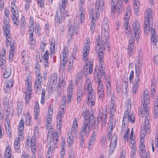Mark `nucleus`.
I'll return each instance as SVG.
<instances>
[{
	"label": "nucleus",
	"mask_w": 158,
	"mask_h": 158,
	"mask_svg": "<svg viewBox=\"0 0 158 158\" xmlns=\"http://www.w3.org/2000/svg\"><path fill=\"white\" fill-rule=\"evenodd\" d=\"M49 57V53L48 50H47L44 52L43 57L44 60H48Z\"/></svg>",
	"instance_id": "69168bd1"
},
{
	"label": "nucleus",
	"mask_w": 158,
	"mask_h": 158,
	"mask_svg": "<svg viewBox=\"0 0 158 158\" xmlns=\"http://www.w3.org/2000/svg\"><path fill=\"white\" fill-rule=\"evenodd\" d=\"M42 81V76L40 73H39L37 75V77L35 84V87L38 89L41 86Z\"/></svg>",
	"instance_id": "f3484780"
},
{
	"label": "nucleus",
	"mask_w": 158,
	"mask_h": 158,
	"mask_svg": "<svg viewBox=\"0 0 158 158\" xmlns=\"http://www.w3.org/2000/svg\"><path fill=\"white\" fill-rule=\"evenodd\" d=\"M109 26L107 24H103V26L102 28V40H103V37H107L108 38V35H106V34H108L107 32L108 31Z\"/></svg>",
	"instance_id": "a211bd4d"
},
{
	"label": "nucleus",
	"mask_w": 158,
	"mask_h": 158,
	"mask_svg": "<svg viewBox=\"0 0 158 158\" xmlns=\"http://www.w3.org/2000/svg\"><path fill=\"white\" fill-rule=\"evenodd\" d=\"M141 106L142 110L146 111L148 108L149 104V96H143L142 97Z\"/></svg>",
	"instance_id": "f8f14e48"
},
{
	"label": "nucleus",
	"mask_w": 158,
	"mask_h": 158,
	"mask_svg": "<svg viewBox=\"0 0 158 158\" xmlns=\"http://www.w3.org/2000/svg\"><path fill=\"white\" fill-rule=\"evenodd\" d=\"M20 138L19 137H17L15 139L14 141V148L15 149L17 152L19 153L20 152L19 150L20 144Z\"/></svg>",
	"instance_id": "393cba45"
},
{
	"label": "nucleus",
	"mask_w": 158,
	"mask_h": 158,
	"mask_svg": "<svg viewBox=\"0 0 158 158\" xmlns=\"http://www.w3.org/2000/svg\"><path fill=\"white\" fill-rule=\"evenodd\" d=\"M50 49V55L51 56L52 54L53 55L54 54L55 52V45L54 41H52L51 42Z\"/></svg>",
	"instance_id": "58836bf2"
},
{
	"label": "nucleus",
	"mask_w": 158,
	"mask_h": 158,
	"mask_svg": "<svg viewBox=\"0 0 158 158\" xmlns=\"http://www.w3.org/2000/svg\"><path fill=\"white\" fill-rule=\"evenodd\" d=\"M88 63H89V64L87 63L85 65L84 68V71L87 72L89 67L88 65H89V74H91L92 73L93 71V64L91 63H89L88 62Z\"/></svg>",
	"instance_id": "b1692460"
},
{
	"label": "nucleus",
	"mask_w": 158,
	"mask_h": 158,
	"mask_svg": "<svg viewBox=\"0 0 158 158\" xmlns=\"http://www.w3.org/2000/svg\"><path fill=\"white\" fill-rule=\"evenodd\" d=\"M60 15H61V19H63V20H64L65 18L67 16L68 11L67 10H63L61 11H60Z\"/></svg>",
	"instance_id": "603ef678"
},
{
	"label": "nucleus",
	"mask_w": 158,
	"mask_h": 158,
	"mask_svg": "<svg viewBox=\"0 0 158 158\" xmlns=\"http://www.w3.org/2000/svg\"><path fill=\"white\" fill-rule=\"evenodd\" d=\"M96 123L95 117L93 113H91L88 118H85L84 119L83 124L81 129H84L85 132L87 134L89 132L90 125L92 129H97L98 128V123L96 124Z\"/></svg>",
	"instance_id": "f03ea898"
},
{
	"label": "nucleus",
	"mask_w": 158,
	"mask_h": 158,
	"mask_svg": "<svg viewBox=\"0 0 158 158\" xmlns=\"http://www.w3.org/2000/svg\"><path fill=\"white\" fill-rule=\"evenodd\" d=\"M34 111L35 112V117L34 118L36 119H37L38 118L40 112L39 104L38 101H36L35 102L34 107Z\"/></svg>",
	"instance_id": "a878e982"
},
{
	"label": "nucleus",
	"mask_w": 158,
	"mask_h": 158,
	"mask_svg": "<svg viewBox=\"0 0 158 158\" xmlns=\"http://www.w3.org/2000/svg\"><path fill=\"white\" fill-rule=\"evenodd\" d=\"M148 110L145 112V111H144L143 110H142V108H141L139 110V114H140L141 115L142 118H143L144 117V114H146L147 115L148 114Z\"/></svg>",
	"instance_id": "e2e57ef3"
},
{
	"label": "nucleus",
	"mask_w": 158,
	"mask_h": 158,
	"mask_svg": "<svg viewBox=\"0 0 158 158\" xmlns=\"http://www.w3.org/2000/svg\"><path fill=\"white\" fill-rule=\"evenodd\" d=\"M69 52L68 47L65 46L64 48L63 51V57L68 59L69 56Z\"/></svg>",
	"instance_id": "2f4dec72"
},
{
	"label": "nucleus",
	"mask_w": 158,
	"mask_h": 158,
	"mask_svg": "<svg viewBox=\"0 0 158 158\" xmlns=\"http://www.w3.org/2000/svg\"><path fill=\"white\" fill-rule=\"evenodd\" d=\"M149 24H148V25H147V27H146V28L145 29V27H144V31H150V30H151V36L154 37V36H156V34L155 32V29H154L153 27V23H152V26H151V27H149Z\"/></svg>",
	"instance_id": "412c9836"
},
{
	"label": "nucleus",
	"mask_w": 158,
	"mask_h": 158,
	"mask_svg": "<svg viewBox=\"0 0 158 158\" xmlns=\"http://www.w3.org/2000/svg\"><path fill=\"white\" fill-rule=\"evenodd\" d=\"M10 32H9V33H4V35L6 37V42L7 46H8V45H9L10 44L11 39L10 38Z\"/></svg>",
	"instance_id": "e433bc0d"
},
{
	"label": "nucleus",
	"mask_w": 158,
	"mask_h": 158,
	"mask_svg": "<svg viewBox=\"0 0 158 158\" xmlns=\"http://www.w3.org/2000/svg\"><path fill=\"white\" fill-rule=\"evenodd\" d=\"M89 52V50L85 49H83V59L85 60L87 59V56L88 55Z\"/></svg>",
	"instance_id": "8fccbe9b"
},
{
	"label": "nucleus",
	"mask_w": 158,
	"mask_h": 158,
	"mask_svg": "<svg viewBox=\"0 0 158 158\" xmlns=\"http://www.w3.org/2000/svg\"><path fill=\"white\" fill-rule=\"evenodd\" d=\"M38 6L41 8H43L44 5V0H37Z\"/></svg>",
	"instance_id": "338daca9"
},
{
	"label": "nucleus",
	"mask_w": 158,
	"mask_h": 158,
	"mask_svg": "<svg viewBox=\"0 0 158 158\" xmlns=\"http://www.w3.org/2000/svg\"><path fill=\"white\" fill-rule=\"evenodd\" d=\"M87 104L90 105L92 106H94L95 103V96L94 91L92 92H88L87 96Z\"/></svg>",
	"instance_id": "ddd939ff"
},
{
	"label": "nucleus",
	"mask_w": 158,
	"mask_h": 158,
	"mask_svg": "<svg viewBox=\"0 0 158 158\" xmlns=\"http://www.w3.org/2000/svg\"><path fill=\"white\" fill-rule=\"evenodd\" d=\"M24 18V17H23ZM26 22L25 21V19L23 18L22 17L21 21L20 29H25V25Z\"/></svg>",
	"instance_id": "13d9d810"
},
{
	"label": "nucleus",
	"mask_w": 158,
	"mask_h": 158,
	"mask_svg": "<svg viewBox=\"0 0 158 158\" xmlns=\"http://www.w3.org/2000/svg\"><path fill=\"white\" fill-rule=\"evenodd\" d=\"M24 126V120L23 119L20 120L19 124V130L21 131L23 129Z\"/></svg>",
	"instance_id": "680f3d73"
},
{
	"label": "nucleus",
	"mask_w": 158,
	"mask_h": 158,
	"mask_svg": "<svg viewBox=\"0 0 158 158\" xmlns=\"http://www.w3.org/2000/svg\"><path fill=\"white\" fill-rule=\"evenodd\" d=\"M78 47L77 46H75L72 53V56H73V59H74L77 57V51Z\"/></svg>",
	"instance_id": "de8ad7c7"
},
{
	"label": "nucleus",
	"mask_w": 158,
	"mask_h": 158,
	"mask_svg": "<svg viewBox=\"0 0 158 158\" xmlns=\"http://www.w3.org/2000/svg\"><path fill=\"white\" fill-rule=\"evenodd\" d=\"M141 72V69L135 68V73L136 77H135V82L132 89L133 96H135L137 92V89L139 83L140 77L139 76Z\"/></svg>",
	"instance_id": "6e6552de"
},
{
	"label": "nucleus",
	"mask_w": 158,
	"mask_h": 158,
	"mask_svg": "<svg viewBox=\"0 0 158 158\" xmlns=\"http://www.w3.org/2000/svg\"><path fill=\"white\" fill-rule=\"evenodd\" d=\"M97 83H98V96L99 98L101 101H102L104 96L103 83L101 80L98 78Z\"/></svg>",
	"instance_id": "9d476101"
},
{
	"label": "nucleus",
	"mask_w": 158,
	"mask_h": 158,
	"mask_svg": "<svg viewBox=\"0 0 158 158\" xmlns=\"http://www.w3.org/2000/svg\"><path fill=\"white\" fill-rule=\"evenodd\" d=\"M106 138L105 137H102L101 139V144L102 146L104 148H105L106 147Z\"/></svg>",
	"instance_id": "49530a36"
},
{
	"label": "nucleus",
	"mask_w": 158,
	"mask_h": 158,
	"mask_svg": "<svg viewBox=\"0 0 158 158\" xmlns=\"http://www.w3.org/2000/svg\"><path fill=\"white\" fill-rule=\"evenodd\" d=\"M149 121L150 119L147 116H145L144 121L143 122V126L141 128L140 142L143 141L144 142V138L145 136L146 133L149 132V129L150 126V125L149 124Z\"/></svg>",
	"instance_id": "20e7f679"
},
{
	"label": "nucleus",
	"mask_w": 158,
	"mask_h": 158,
	"mask_svg": "<svg viewBox=\"0 0 158 158\" xmlns=\"http://www.w3.org/2000/svg\"><path fill=\"white\" fill-rule=\"evenodd\" d=\"M13 82L14 80L12 79L9 80L6 85V87L9 89L11 88L13 86Z\"/></svg>",
	"instance_id": "3c124183"
},
{
	"label": "nucleus",
	"mask_w": 158,
	"mask_h": 158,
	"mask_svg": "<svg viewBox=\"0 0 158 158\" xmlns=\"http://www.w3.org/2000/svg\"><path fill=\"white\" fill-rule=\"evenodd\" d=\"M35 30H37V34L40 35V34L41 28L39 24L38 23H35Z\"/></svg>",
	"instance_id": "6e6d98bb"
},
{
	"label": "nucleus",
	"mask_w": 158,
	"mask_h": 158,
	"mask_svg": "<svg viewBox=\"0 0 158 158\" xmlns=\"http://www.w3.org/2000/svg\"><path fill=\"white\" fill-rule=\"evenodd\" d=\"M61 16L60 11H57L56 15H55V21L57 23L60 24L62 23V21L63 20V19H61Z\"/></svg>",
	"instance_id": "cd10ccee"
},
{
	"label": "nucleus",
	"mask_w": 158,
	"mask_h": 158,
	"mask_svg": "<svg viewBox=\"0 0 158 158\" xmlns=\"http://www.w3.org/2000/svg\"><path fill=\"white\" fill-rule=\"evenodd\" d=\"M107 111L106 109L102 108L99 110L98 117L97 118L98 123H102V127H104L106 125L107 121Z\"/></svg>",
	"instance_id": "0eeeda50"
},
{
	"label": "nucleus",
	"mask_w": 158,
	"mask_h": 158,
	"mask_svg": "<svg viewBox=\"0 0 158 158\" xmlns=\"http://www.w3.org/2000/svg\"><path fill=\"white\" fill-rule=\"evenodd\" d=\"M118 140L117 136L114 133L112 137L109 152V154H111L114 151L115 148L117 146Z\"/></svg>",
	"instance_id": "9b49d317"
},
{
	"label": "nucleus",
	"mask_w": 158,
	"mask_h": 158,
	"mask_svg": "<svg viewBox=\"0 0 158 158\" xmlns=\"http://www.w3.org/2000/svg\"><path fill=\"white\" fill-rule=\"evenodd\" d=\"M132 26L134 35H132L130 38L128 44L134 45L135 37L136 40L138 41L139 38L140 30L139 25L137 22H135L134 23H133Z\"/></svg>",
	"instance_id": "7ed1b4c3"
},
{
	"label": "nucleus",
	"mask_w": 158,
	"mask_h": 158,
	"mask_svg": "<svg viewBox=\"0 0 158 158\" xmlns=\"http://www.w3.org/2000/svg\"><path fill=\"white\" fill-rule=\"evenodd\" d=\"M69 33L71 36H72L74 33L78 34V30L76 27L75 28L73 26L69 25L68 26Z\"/></svg>",
	"instance_id": "4be33fe9"
},
{
	"label": "nucleus",
	"mask_w": 158,
	"mask_h": 158,
	"mask_svg": "<svg viewBox=\"0 0 158 158\" xmlns=\"http://www.w3.org/2000/svg\"><path fill=\"white\" fill-rule=\"evenodd\" d=\"M11 10L12 14L11 15V17L13 19L14 24L16 25V26H18L19 21L18 20V17L19 14L18 13V11L16 7L15 4L11 5Z\"/></svg>",
	"instance_id": "1a4fd4ad"
},
{
	"label": "nucleus",
	"mask_w": 158,
	"mask_h": 158,
	"mask_svg": "<svg viewBox=\"0 0 158 158\" xmlns=\"http://www.w3.org/2000/svg\"><path fill=\"white\" fill-rule=\"evenodd\" d=\"M34 31V25H30L29 27V36L31 37L33 36Z\"/></svg>",
	"instance_id": "c03bdc74"
},
{
	"label": "nucleus",
	"mask_w": 158,
	"mask_h": 158,
	"mask_svg": "<svg viewBox=\"0 0 158 158\" xmlns=\"http://www.w3.org/2000/svg\"><path fill=\"white\" fill-rule=\"evenodd\" d=\"M145 147L144 144V142H141L139 147V153L140 156L143 157L145 154Z\"/></svg>",
	"instance_id": "6ab92c4d"
},
{
	"label": "nucleus",
	"mask_w": 158,
	"mask_h": 158,
	"mask_svg": "<svg viewBox=\"0 0 158 158\" xmlns=\"http://www.w3.org/2000/svg\"><path fill=\"white\" fill-rule=\"evenodd\" d=\"M32 90L30 87L28 86V89H27V91L26 96V102L28 103L31 98Z\"/></svg>",
	"instance_id": "72a5a7b5"
},
{
	"label": "nucleus",
	"mask_w": 158,
	"mask_h": 158,
	"mask_svg": "<svg viewBox=\"0 0 158 158\" xmlns=\"http://www.w3.org/2000/svg\"><path fill=\"white\" fill-rule=\"evenodd\" d=\"M69 158H75V152L73 149H71L69 150Z\"/></svg>",
	"instance_id": "09e8293b"
},
{
	"label": "nucleus",
	"mask_w": 158,
	"mask_h": 158,
	"mask_svg": "<svg viewBox=\"0 0 158 158\" xmlns=\"http://www.w3.org/2000/svg\"><path fill=\"white\" fill-rule=\"evenodd\" d=\"M72 133V132H70V133L68 135L67 141L70 145L72 144L73 143V137Z\"/></svg>",
	"instance_id": "a18cd8bd"
},
{
	"label": "nucleus",
	"mask_w": 158,
	"mask_h": 158,
	"mask_svg": "<svg viewBox=\"0 0 158 158\" xmlns=\"http://www.w3.org/2000/svg\"><path fill=\"white\" fill-rule=\"evenodd\" d=\"M116 106L115 103L112 104L111 103L110 105V111L111 114H113L114 113L115 111Z\"/></svg>",
	"instance_id": "864d4df0"
},
{
	"label": "nucleus",
	"mask_w": 158,
	"mask_h": 158,
	"mask_svg": "<svg viewBox=\"0 0 158 158\" xmlns=\"http://www.w3.org/2000/svg\"><path fill=\"white\" fill-rule=\"evenodd\" d=\"M125 2L127 3L128 0H124ZM122 0H118V2L117 3V8L118 9V13L120 12L122 10Z\"/></svg>",
	"instance_id": "f704fd0d"
},
{
	"label": "nucleus",
	"mask_w": 158,
	"mask_h": 158,
	"mask_svg": "<svg viewBox=\"0 0 158 158\" xmlns=\"http://www.w3.org/2000/svg\"><path fill=\"white\" fill-rule=\"evenodd\" d=\"M62 118H57V127L58 128L59 130L60 131H61V125L62 123L61 121Z\"/></svg>",
	"instance_id": "bf43d9fd"
},
{
	"label": "nucleus",
	"mask_w": 158,
	"mask_h": 158,
	"mask_svg": "<svg viewBox=\"0 0 158 158\" xmlns=\"http://www.w3.org/2000/svg\"><path fill=\"white\" fill-rule=\"evenodd\" d=\"M73 62L69 61L68 64L67 71L69 72H71L73 69Z\"/></svg>",
	"instance_id": "5fc2aeb1"
},
{
	"label": "nucleus",
	"mask_w": 158,
	"mask_h": 158,
	"mask_svg": "<svg viewBox=\"0 0 158 158\" xmlns=\"http://www.w3.org/2000/svg\"><path fill=\"white\" fill-rule=\"evenodd\" d=\"M58 75L56 73H53L51 75L50 79V85H53L57 83Z\"/></svg>",
	"instance_id": "aec40b11"
},
{
	"label": "nucleus",
	"mask_w": 158,
	"mask_h": 158,
	"mask_svg": "<svg viewBox=\"0 0 158 158\" xmlns=\"http://www.w3.org/2000/svg\"><path fill=\"white\" fill-rule=\"evenodd\" d=\"M83 92L81 87H79L77 89V102L78 103H80L81 102V99L82 97Z\"/></svg>",
	"instance_id": "c85d7f7f"
},
{
	"label": "nucleus",
	"mask_w": 158,
	"mask_h": 158,
	"mask_svg": "<svg viewBox=\"0 0 158 158\" xmlns=\"http://www.w3.org/2000/svg\"><path fill=\"white\" fill-rule=\"evenodd\" d=\"M129 116H129V112L127 110L124 113V115L123 117V122L122 124L123 125H124V126H125V123L124 122L125 121H128V118L129 117Z\"/></svg>",
	"instance_id": "79ce46f5"
},
{
	"label": "nucleus",
	"mask_w": 158,
	"mask_h": 158,
	"mask_svg": "<svg viewBox=\"0 0 158 158\" xmlns=\"http://www.w3.org/2000/svg\"><path fill=\"white\" fill-rule=\"evenodd\" d=\"M61 105L63 106H66V97L64 94L63 95L61 101Z\"/></svg>",
	"instance_id": "774afa93"
},
{
	"label": "nucleus",
	"mask_w": 158,
	"mask_h": 158,
	"mask_svg": "<svg viewBox=\"0 0 158 158\" xmlns=\"http://www.w3.org/2000/svg\"><path fill=\"white\" fill-rule=\"evenodd\" d=\"M135 144L133 143L132 145L131 148V153H132L133 154H136V153L137 148Z\"/></svg>",
	"instance_id": "0e129e2a"
},
{
	"label": "nucleus",
	"mask_w": 158,
	"mask_h": 158,
	"mask_svg": "<svg viewBox=\"0 0 158 158\" xmlns=\"http://www.w3.org/2000/svg\"><path fill=\"white\" fill-rule=\"evenodd\" d=\"M2 55V64L4 65V64L6 63V51L4 49L2 48V52L1 53V55Z\"/></svg>",
	"instance_id": "a19ab883"
},
{
	"label": "nucleus",
	"mask_w": 158,
	"mask_h": 158,
	"mask_svg": "<svg viewBox=\"0 0 158 158\" xmlns=\"http://www.w3.org/2000/svg\"><path fill=\"white\" fill-rule=\"evenodd\" d=\"M64 113V109L63 107L62 108L61 110H60L59 111V112L58 113V116L57 117V118H62L63 116Z\"/></svg>",
	"instance_id": "052dcab7"
},
{
	"label": "nucleus",
	"mask_w": 158,
	"mask_h": 158,
	"mask_svg": "<svg viewBox=\"0 0 158 158\" xmlns=\"http://www.w3.org/2000/svg\"><path fill=\"white\" fill-rule=\"evenodd\" d=\"M68 59L63 58L62 60H60V64L61 69L63 71L64 70L65 66L67 64Z\"/></svg>",
	"instance_id": "4c0bfd02"
},
{
	"label": "nucleus",
	"mask_w": 158,
	"mask_h": 158,
	"mask_svg": "<svg viewBox=\"0 0 158 158\" xmlns=\"http://www.w3.org/2000/svg\"><path fill=\"white\" fill-rule=\"evenodd\" d=\"M104 0H96L95 6V10L94 9L90 10L89 11V17L91 21H94L98 19L100 15V11H103Z\"/></svg>",
	"instance_id": "f257e3e1"
},
{
	"label": "nucleus",
	"mask_w": 158,
	"mask_h": 158,
	"mask_svg": "<svg viewBox=\"0 0 158 158\" xmlns=\"http://www.w3.org/2000/svg\"><path fill=\"white\" fill-rule=\"evenodd\" d=\"M153 14L152 9L150 8L147 9L145 12L144 22V25L145 29L146 28V27L148 24H149L150 27L152 26V23H153Z\"/></svg>",
	"instance_id": "39448f33"
},
{
	"label": "nucleus",
	"mask_w": 158,
	"mask_h": 158,
	"mask_svg": "<svg viewBox=\"0 0 158 158\" xmlns=\"http://www.w3.org/2000/svg\"><path fill=\"white\" fill-rule=\"evenodd\" d=\"M84 129H81V131L80 133V145L81 148H82L84 146V137L83 135L85 136L86 137H87L89 135V132H88L86 135L87 133L85 132V131L84 130Z\"/></svg>",
	"instance_id": "2eb2a0df"
},
{
	"label": "nucleus",
	"mask_w": 158,
	"mask_h": 158,
	"mask_svg": "<svg viewBox=\"0 0 158 158\" xmlns=\"http://www.w3.org/2000/svg\"><path fill=\"white\" fill-rule=\"evenodd\" d=\"M62 4L60 5V11H61L65 10V4L67 3V1L66 0H62Z\"/></svg>",
	"instance_id": "37998d69"
},
{
	"label": "nucleus",
	"mask_w": 158,
	"mask_h": 158,
	"mask_svg": "<svg viewBox=\"0 0 158 158\" xmlns=\"http://www.w3.org/2000/svg\"><path fill=\"white\" fill-rule=\"evenodd\" d=\"M4 158H13L11 148L10 146H8L6 149Z\"/></svg>",
	"instance_id": "5701e85b"
},
{
	"label": "nucleus",
	"mask_w": 158,
	"mask_h": 158,
	"mask_svg": "<svg viewBox=\"0 0 158 158\" xmlns=\"http://www.w3.org/2000/svg\"><path fill=\"white\" fill-rule=\"evenodd\" d=\"M131 9L130 7L127 8L126 13L125 15V18L129 19L131 14Z\"/></svg>",
	"instance_id": "4d7b16f0"
},
{
	"label": "nucleus",
	"mask_w": 158,
	"mask_h": 158,
	"mask_svg": "<svg viewBox=\"0 0 158 158\" xmlns=\"http://www.w3.org/2000/svg\"><path fill=\"white\" fill-rule=\"evenodd\" d=\"M11 73V68L9 67H6L4 72L3 77L5 78H8L10 75Z\"/></svg>",
	"instance_id": "c756f323"
},
{
	"label": "nucleus",
	"mask_w": 158,
	"mask_h": 158,
	"mask_svg": "<svg viewBox=\"0 0 158 158\" xmlns=\"http://www.w3.org/2000/svg\"><path fill=\"white\" fill-rule=\"evenodd\" d=\"M6 99L5 102L4 103L3 106H4V109L6 110V113H7V114H9L10 112V109L9 108L8 100Z\"/></svg>",
	"instance_id": "c9c22d12"
},
{
	"label": "nucleus",
	"mask_w": 158,
	"mask_h": 158,
	"mask_svg": "<svg viewBox=\"0 0 158 158\" xmlns=\"http://www.w3.org/2000/svg\"><path fill=\"white\" fill-rule=\"evenodd\" d=\"M103 38V40H102L101 44L99 48V52H98V58L100 60V62L102 63V60L104 54V51L105 47L108 46V40L107 37H104Z\"/></svg>",
	"instance_id": "423d86ee"
},
{
	"label": "nucleus",
	"mask_w": 158,
	"mask_h": 158,
	"mask_svg": "<svg viewBox=\"0 0 158 158\" xmlns=\"http://www.w3.org/2000/svg\"><path fill=\"white\" fill-rule=\"evenodd\" d=\"M23 108V106L22 105V102L18 101L17 103V115L19 116L21 114Z\"/></svg>",
	"instance_id": "7c9ffc66"
},
{
	"label": "nucleus",
	"mask_w": 158,
	"mask_h": 158,
	"mask_svg": "<svg viewBox=\"0 0 158 158\" xmlns=\"http://www.w3.org/2000/svg\"><path fill=\"white\" fill-rule=\"evenodd\" d=\"M154 117L156 118L158 116V103L156 102L155 104L154 109Z\"/></svg>",
	"instance_id": "ea45409f"
},
{
	"label": "nucleus",
	"mask_w": 158,
	"mask_h": 158,
	"mask_svg": "<svg viewBox=\"0 0 158 158\" xmlns=\"http://www.w3.org/2000/svg\"><path fill=\"white\" fill-rule=\"evenodd\" d=\"M77 118H75L73 123L72 127L71 128V132L75 133L77 130L78 127V123L77 122Z\"/></svg>",
	"instance_id": "bb28decb"
},
{
	"label": "nucleus",
	"mask_w": 158,
	"mask_h": 158,
	"mask_svg": "<svg viewBox=\"0 0 158 158\" xmlns=\"http://www.w3.org/2000/svg\"><path fill=\"white\" fill-rule=\"evenodd\" d=\"M92 85L91 83V81L90 79L88 78L85 81L84 89L87 90L88 93L94 91L92 87Z\"/></svg>",
	"instance_id": "dca6fc26"
},
{
	"label": "nucleus",
	"mask_w": 158,
	"mask_h": 158,
	"mask_svg": "<svg viewBox=\"0 0 158 158\" xmlns=\"http://www.w3.org/2000/svg\"><path fill=\"white\" fill-rule=\"evenodd\" d=\"M96 131H94L92 135L90 138V141L89 143V145L90 146H91L94 144V140L96 139Z\"/></svg>",
	"instance_id": "473e14b6"
},
{
	"label": "nucleus",
	"mask_w": 158,
	"mask_h": 158,
	"mask_svg": "<svg viewBox=\"0 0 158 158\" xmlns=\"http://www.w3.org/2000/svg\"><path fill=\"white\" fill-rule=\"evenodd\" d=\"M3 23V29L4 31V33H9V32H10V26L8 18L4 17Z\"/></svg>",
	"instance_id": "4468645a"
}]
</instances>
